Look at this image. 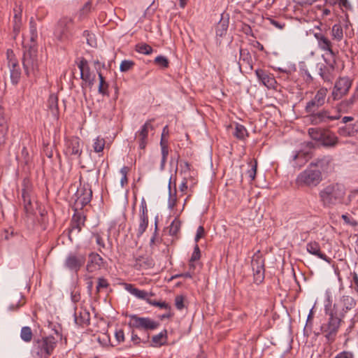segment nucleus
<instances>
[{"instance_id": "62", "label": "nucleus", "mask_w": 358, "mask_h": 358, "mask_svg": "<svg viewBox=\"0 0 358 358\" xmlns=\"http://www.w3.org/2000/svg\"><path fill=\"white\" fill-rule=\"evenodd\" d=\"M115 336L116 340L119 343L124 341V331L122 329L117 331L115 334Z\"/></svg>"}, {"instance_id": "11", "label": "nucleus", "mask_w": 358, "mask_h": 358, "mask_svg": "<svg viewBox=\"0 0 358 358\" xmlns=\"http://www.w3.org/2000/svg\"><path fill=\"white\" fill-rule=\"evenodd\" d=\"M352 82L348 78H340L336 83L331 96L338 100L345 96L351 87Z\"/></svg>"}, {"instance_id": "26", "label": "nucleus", "mask_w": 358, "mask_h": 358, "mask_svg": "<svg viewBox=\"0 0 358 358\" xmlns=\"http://www.w3.org/2000/svg\"><path fill=\"white\" fill-rule=\"evenodd\" d=\"M311 158V153L308 151H299L293 155L294 166L301 167Z\"/></svg>"}, {"instance_id": "33", "label": "nucleus", "mask_w": 358, "mask_h": 358, "mask_svg": "<svg viewBox=\"0 0 358 358\" xmlns=\"http://www.w3.org/2000/svg\"><path fill=\"white\" fill-rule=\"evenodd\" d=\"M22 198L23 199V205L24 210L27 213L32 210L31 201L29 192L27 189H23L22 192Z\"/></svg>"}, {"instance_id": "34", "label": "nucleus", "mask_w": 358, "mask_h": 358, "mask_svg": "<svg viewBox=\"0 0 358 358\" xmlns=\"http://www.w3.org/2000/svg\"><path fill=\"white\" fill-rule=\"evenodd\" d=\"M48 106L54 115L58 113V98L55 94H50L48 100Z\"/></svg>"}, {"instance_id": "1", "label": "nucleus", "mask_w": 358, "mask_h": 358, "mask_svg": "<svg viewBox=\"0 0 358 358\" xmlns=\"http://www.w3.org/2000/svg\"><path fill=\"white\" fill-rule=\"evenodd\" d=\"M57 345V340L52 336L34 338L31 353L36 358H49Z\"/></svg>"}, {"instance_id": "10", "label": "nucleus", "mask_w": 358, "mask_h": 358, "mask_svg": "<svg viewBox=\"0 0 358 358\" xmlns=\"http://www.w3.org/2000/svg\"><path fill=\"white\" fill-rule=\"evenodd\" d=\"M327 94V88H320L315 94L314 97L307 102L306 106V111L307 113H315L322 106L326 100Z\"/></svg>"}, {"instance_id": "39", "label": "nucleus", "mask_w": 358, "mask_h": 358, "mask_svg": "<svg viewBox=\"0 0 358 358\" xmlns=\"http://www.w3.org/2000/svg\"><path fill=\"white\" fill-rule=\"evenodd\" d=\"M20 338L25 343H29L33 338L32 330L29 327H23L20 331Z\"/></svg>"}, {"instance_id": "17", "label": "nucleus", "mask_w": 358, "mask_h": 358, "mask_svg": "<svg viewBox=\"0 0 358 358\" xmlns=\"http://www.w3.org/2000/svg\"><path fill=\"white\" fill-rule=\"evenodd\" d=\"M255 75L257 76L259 82L268 88H275L277 82L273 76L267 71L262 69L255 70Z\"/></svg>"}, {"instance_id": "35", "label": "nucleus", "mask_w": 358, "mask_h": 358, "mask_svg": "<svg viewBox=\"0 0 358 358\" xmlns=\"http://www.w3.org/2000/svg\"><path fill=\"white\" fill-rule=\"evenodd\" d=\"M331 34L332 39L336 41H341L343 38V28L338 24H336L332 27Z\"/></svg>"}, {"instance_id": "51", "label": "nucleus", "mask_w": 358, "mask_h": 358, "mask_svg": "<svg viewBox=\"0 0 358 358\" xmlns=\"http://www.w3.org/2000/svg\"><path fill=\"white\" fill-rule=\"evenodd\" d=\"M93 236L95 238L96 244L99 245L98 250L100 252L103 253V250L106 248V244L103 239L99 234H94Z\"/></svg>"}, {"instance_id": "53", "label": "nucleus", "mask_w": 358, "mask_h": 358, "mask_svg": "<svg viewBox=\"0 0 358 358\" xmlns=\"http://www.w3.org/2000/svg\"><path fill=\"white\" fill-rule=\"evenodd\" d=\"M160 146L162 150V157L167 158L169 155V147L167 145V142L164 140V138L162 137L160 141Z\"/></svg>"}, {"instance_id": "49", "label": "nucleus", "mask_w": 358, "mask_h": 358, "mask_svg": "<svg viewBox=\"0 0 358 358\" xmlns=\"http://www.w3.org/2000/svg\"><path fill=\"white\" fill-rule=\"evenodd\" d=\"M228 25L225 22H220L216 29L217 36H222L227 31Z\"/></svg>"}, {"instance_id": "21", "label": "nucleus", "mask_w": 358, "mask_h": 358, "mask_svg": "<svg viewBox=\"0 0 358 358\" xmlns=\"http://www.w3.org/2000/svg\"><path fill=\"white\" fill-rule=\"evenodd\" d=\"M314 36L317 41V45L320 49L328 52L331 55H334V52L332 49L333 44L327 36L321 32L315 33Z\"/></svg>"}, {"instance_id": "12", "label": "nucleus", "mask_w": 358, "mask_h": 358, "mask_svg": "<svg viewBox=\"0 0 358 358\" xmlns=\"http://www.w3.org/2000/svg\"><path fill=\"white\" fill-rule=\"evenodd\" d=\"M251 266L255 281L262 282L264 277V259L261 255L255 254L253 255Z\"/></svg>"}, {"instance_id": "18", "label": "nucleus", "mask_w": 358, "mask_h": 358, "mask_svg": "<svg viewBox=\"0 0 358 358\" xmlns=\"http://www.w3.org/2000/svg\"><path fill=\"white\" fill-rule=\"evenodd\" d=\"M9 52L10 50H8L7 53L8 59V67L10 72V80L13 84L16 85L20 80L21 70L18 62L13 56L9 55Z\"/></svg>"}, {"instance_id": "30", "label": "nucleus", "mask_w": 358, "mask_h": 358, "mask_svg": "<svg viewBox=\"0 0 358 358\" xmlns=\"http://www.w3.org/2000/svg\"><path fill=\"white\" fill-rule=\"evenodd\" d=\"M337 142L338 138L334 133L329 131H324L320 141V143L322 145L331 147L336 145Z\"/></svg>"}, {"instance_id": "3", "label": "nucleus", "mask_w": 358, "mask_h": 358, "mask_svg": "<svg viewBox=\"0 0 358 358\" xmlns=\"http://www.w3.org/2000/svg\"><path fill=\"white\" fill-rule=\"evenodd\" d=\"M345 194V188L340 184H331L319 193L320 201L324 206H331L341 203Z\"/></svg>"}, {"instance_id": "43", "label": "nucleus", "mask_w": 358, "mask_h": 358, "mask_svg": "<svg viewBox=\"0 0 358 358\" xmlns=\"http://www.w3.org/2000/svg\"><path fill=\"white\" fill-rule=\"evenodd\" d=\"M327 113H329V116H336V117L335 118H329V121H334V120H338L340 119V117H341V113H343L341 111V108H340L338 107V106H337L335 108H331L330 109H327Z\"/></svg>"}, {"instance_id": "7", "label": "nucleus", "mask_w": 358, "mask_h": 358, "mask_svg": "<svg viewBox=\"0 0 358 358\" xmlns=\"http://www.w3.org/2000/svg\"><path fill=\"white\" fill-rule=\"evenodd\" d=\"M129 318L128 326L133 329L148 332L157 329L160 323L149 317H141L136 314L127 315Z\"/></svg>"}, {"instance_id": "22", "label": "nucleus", "mask_w": 358, "mask_h": 358, "mask_svg": "<svg viewBox=\"0 0 358 358\" xmlns=\"http://www.w3.org/2000/svg\"><path fill=\"white\" fill-rule=\"evenodd\" d=\"M336 307H338V304H336ZM342 309L341 310H338L337 308L336 309L338 310V315L341 316V317H344L345 313L348 311L352 309L355 305L356 302L355 299L350 296H343L340 301L339 304Z\"/></svg>"}, {"instance_id": "59", "label": "nucleus", "mask_w": 358, "mask_h": 358, "mask_svg": "<svg viewBox=\"0 0 358 358\" xmlns=\"http://www.w3.org/2000/svg\"><path fill=\"white\" fill-rule=\"evenodd\" d=\"M140 215H148L147 203L144 198H142L141 201Z\"/></svg>"}, {"instance_id": "20", "label": "nucleus", "mask_w": 358, "mask_h": 358, "mask_svg": "<svg viewBox=\"0 0 358 358\" xmlns=\"http://www.w3.org/2000/svg\"><path fill=\"white\" fill-rule=\"evenodd\" d=\"M74 322L75 323L80 327H87L90 322V312L83 307L79 309H76L74 313Z\"/></svg>"}, {"instance_id": "23", "label": "nucleus", "mask_w": 358, "mask_h": 358, "mask_svg": "<svg viewBox=\"0 0 358 358\" xmlns=\"http://www.w3.org/2000/svg\"><path fill=\"white\" fill-rule=\"evenodd\" d=\"M306 250L310 254L313 255L328 263H330L331 261V258L320 251V245L317 242L308 243L306 245Z\"/></svg>"}, {"instance_id": "46", "label": "nucleus", "mask_w": 358, "mask_h": 358, "mask_svg": "<svg viewBox=\"0 0 358 358\" xmlns=\"http://www.w3.org/2000/svg\"><path fill=\"white\" fill-rule=\"evenodd\" d=\"M355 101V97H351L348 100L343 101L340 103L338 107L341 108V111L343 113H347L350 106L353 104Z\"/></svg>"}, {"instance_id": "38", "label": "nucleus", "mask_w": 358, "mask_h": 358, "mask_svg": "<svg viewBox=\"0 0 358 358\" xmlns=\"http://www.w3.org/2000/svg\"><path fill=\"white\" fill-rule=\"evenodd\" d=\"M148 226V216L140 215V223L137 230V236L140 237L145 231Z\"/></svg>"}, {"instance_id": "4", "label": "nucleus", "mask_w": 358, "mask_h": 358, "mask_svg": "<svg viewBox=\"0 0 358 358\" xmlns=\"http://www.w3.org/2000/svg\"><path fill=\"white\" fill-rule=\"evenodd\" d=\"M336 308V305L334 304V309L327 314L329 315L328 321L324 323L321 327L322 334L330 344L335 341L336 335L343 322V317L338 315V310Z\"/></svg>"}, {"instance_id": "63", "label": "nucleus", "mask_w": 358, "mask_h": 358, "mask_svg": "<svg viewBox=\"0 0 358 358\" xmlns=\"http://www.w3.org/2000/svg\"><path fill=\"white\" fill-rule=\"evenodd\" d=\"M155 306L171 311V306L165 301H159L157 303H155Z\"/></svg>"}, {"instance_id": "41", "label": "nucleus", "mask_w": 358, "mask_h": 358, "mask_svg": "<svg viewBox=\"0 0 358 358\" xmlns=\"http://www.w3.org/2000/svg\"><path fill=\"white\" fill-rule=\"evenodd\" d=\"M181 222L179 219L175 218L169 226V233L171 236H176L179 232Z\"/></svg>"}, {"instance_id": "6", "label": "nucleus", "mask_w": 358, "mask_h": 358, "mask_svg": "<svg viewBox=\"0 0 358 358\" xmlns=\"http://www.w3.org/2000/svg\"><path fill=\"white\" fill-rule=\"evenodd\" d=\"M75 33L73 20L71 17H64L58 21L54 31V36L57 41L66 42L69 41Z\"/></svg>"}, {"instance_id": "44", "label": "nucleus", "mask_w": 358, "mask_h": 358, "mask_svg": "<svg viewBox=\"0 0 358 358\" xmlns=\"http://www.w3.org/2000/svg\"><path fill=\"white\" fill-rule=\"evenodd\" d=\"M154 62L157 65L159 66L163 69L168 68L169 64V59L166 57L162 55H159L156 57Z\"/></svg>"}, {"instance_id": "15", "label": "nucleus", "mask_w": 358, "mask_h": 358, "mask_svg": "<svg viewBox=\"0 0 358 358\" xmlns=\"http://www.w3.org/2000/svg\"><path fill=\"white\" fill-rule=\"evenodd\" d=\"M66 153L78 157L81 155L82 146L78 137L73 136L66 141Z\"/></svg>"}, {"instance_id": "8", "label": "nucleus", "mask_w": 358, "mask_h": 358, "mask_svg": "<svg viewBox=\"0 0 358 358\" xmlns=\"http://www.w3.org/2000/svg\"><path fill=\"white\" fill-rule=\"evenodd\" d=\"M321 180L320 171L314 169L313 164H310V166L297 176L296 183L301 186L315 187Z\"/></svg>"}, {"instance_id": "24", "label": "nucleus", "mask_w": 358, "mask_h": 358, "mask_svg": "<svg viewBox=\"0 0 358 358\" xmlns=\"http://www.w3.org/2000/svg\"><path fill=\"white\" fill-rule=\"evenodd\" d=\"M78 67L80 71V78L85 82H90L91 74L87 61L85 58H81L78 64Z\"/></svg>"}, {"instance_id": "31", "label": "nucleus", "mask_w": 358, "mask_h": 358, "mask_svg": "<svg viewBox=\"0 0 358 358\" xmlns=\"http://www.w3.org/2000/svg\"><path fill=\"white\" fill-rule=\"evenodd\" d=\"M153 262L148 257H138L135 259L134 268L136 270L148 269L152 267Z\"/></svg>"}, {"instance_id": "64", "label": "nucleus", "mask_w": 358, "mask_h": 358, "mask_svg": "<svg viewBox=\"0 0 358 358\" xmlns=\"http://www.w3.org/2000/svg\"><path fill=\"white\" fill-rule=\"evenodd\" d=\"M351 286L354 287L356 292H358V275L356 273H352V281Z\"/></svg>"}, {"instance_id": "56", "label": "nucleus", "mask_w": 358, "mask_h": 358, "mask_svg": "<svg viewBox=\"0 0 358 358\" xmlns=\"http://www.w3.org/2000/svg\"><path fill=\"white\" fill-rule=\"evenodd\" d=\"M175 305L177 309L182 310L184 308V297L182 295H178L175 299Z\"/></svg>"}, {"instance_id": "45", "label": "nucleus", "mask_w": 358, "mask_h": 358, "mask_svg": "<svg viewBox=\"0 0 358 358\" xmlns=\"http://www.w3.org/2000/svg\"><path fill=\"white\" fill-rule=\"evenodd\" d=\"M105 146V140L97 137L94 142L93 148L96 152H102Z\"/></svg>"}, {"instance_id": "19", "label": "nucleus", "mask_w": 358, "mask_h": 358, "mask_svg": "<svg viewBox=\"0 0 358 358\" xmlns=\"http://www.w3.org/2000/svg\"><path fill=\"white\" fill-rule=\"evenodd\" d=\"M310 115L307 116L308 121L313 124H320L324 122H330L329 118H335L336 116H329L327 109H323L318 112L310 113Z\"/></svg>"}, {"instance_id": "37", "label": "nucleus", "mask_w": 358, "mask_h": 358, "mask_svg": "<svg viewBox=\"0 0 358 358\" xmlns=\"http://www.w3.org/2000/svg\"><path fill=\"white\" fill-rule=\"evenodd\" d=\"M246 128L240 124L236 123L234 135L238 139L243 140L248 136Z\"/></svg>"}, {"instance_id": "54", "label": "nucleus", "mask_w": 358, "mask_h": 358, "mask_svg": "<svg viewBox=\"0 0 358 358\" xmlns=\"http://www.w3.org/2000/svg\"><path fill=\"white\" fill-rule=\"evenodd\" d=\"M325 296H326V303H325L324 306H325L326 314H327L331 310H330L331 303H332L331 293L330 292H326Z\"/></svg>"}, {"instance_id": "61", "label": "nucleus", "mask_w": 358, "mask_h": 358, "mask_svg": "<svg viewBox=\"0 0 358 358\" xmlns=\"http://www.w3.org/2000/svg\"><path fill=\"white\" fill-rule=\"evenodd\" d=\"M150 295L152 296V294L148 293V292L139 289L136 296L138 299H144L146 301L148 296H149Z\"/></svg>"}, {"instance_id": "57", "label": "nucleus", "mask_w": 358, "mask_h": 358, "mask_svg": "<svg viewBox=\"0 0 358 358\" xmlns=\"http://www.w3.org/2000/svg\"><path fill=\"white\" fill-rule=\"evenodd\" d=\"M83 36L86 38L87 43L90 46H94V35L91 34L89 31L85 30L83 31Z\"/></svg>"}, {"instance_id": "52", "label": "nucleus", "mask_w": 358, "mask_h": 358, "mask_svg": "<svg viewBox=\"0 0 358 358\" xmlns=\"http://www.w3.org/2000/svg\"><path fill=\"white\" fill-rule=\"evenodd\" d=\"M250 169L247 171V175L251 180H255L257 171V162L250 164Z\"/></svg>"}, {"instance_id": "60", "label": "nucleus", "mask_w": 358, "mask_h": 358, "mask_svg": "<svg viewBox=\"0 0 358 358\" xmlns=\"http://www.w3.org/2000/svg\"><path fill=\"white\" fill-rule=\"evenodd\" d=\"M92 9V3L91 1H87L84 6L82 8V9L80 10V13L83 14V15H85V14H87L88 13L90 12Z\"/></svg>"}, {"instance_id": "47", "label": "nucleus", "mask_w": 358, "mask_h": 358, "mask_svg": "<svg viewBox=\"0 0 358 358\" xmlns=\"http://www.w3.org/2000/svg\"><path fill=\"white\" fill-rule=\"evenodd\" d=\"M150 339V336L148 334L146 337L143 339H141V338L134 333V331L131 332V340L134 343V345H138L141 342L144 344L148 343Z\"/></svg>"}, {"instance_id": "48", "label": "nucleus", "mask_w": 358, "mask_h": 358, "mask_svg": "<svg viewBox=\"0 0 358 358\" xmlns=\"http://www.w3.org/2000/svg\"><path fill=\"white\" fill-rule=\"evenodd\" d=\"M134 65V62L131 60H123L120 64V70L122 72H127Z\"/></svg>"}, {"instance_id": "50", "label": "nucleus", "mask_w": 358, "mask_h": 358, "mask_svg": "<svg viewBox=\"0 0 358 358\" xmlns=\"http://www.w3.org/2000/svg\"><path fill=\"white\" fill-rule=\"evenodd\" d=\"M108 280L104 278H99L97 281V285L96 287V292H99L101 289L108 288L109 287Z\"/></svg>"}, {"instance_id": "16", "label": "nucleus", "mask_w": 358, "mask_h": 358, "mask_svg": "<svg viewBox=\"0 0 358 358\" xmlns=\"http://www.w3.org/2000/svg\"><path fill=\"white\" fill-rule=\"evenodd\" d=\"M88 261L86 270L89 273H93L100 270L103 265V259L96 252H91L88 255Z\"/></svg>"}, {"instance_id": "58", "label": "nucleus", "mask_w": 358, "mask_h": 358, "mask_svg": "<svg viewBox=\"0 0 358 358\" xmlns=\"http://www.w3.org/2000/svg\"><path fill=\"white\" fill-rule=\"evenodd\" d=\"M124 288L127 291H128L130 294L135 296H136L138 292L139 291V289L136 288L133 285L128 283L124 284Z\"/></svg>"}, {"instance_id": "2", "label": "nucleus", "mask_w": 358, "mask_h": 358, "mask_svg": "<svg viewBox=\"0 0 358 358\" xmlns=\"http://www.w3.org/2000/svg\"><path fill=\"white\" fill-rule=\"evenodd\" d=\"M22 65L28 77H36L39 72L40 62L37 47L33 45H24Z\"/></svg>"}, {"instance_id": "32", "label": "nucleus", "mask_w": 358, "mask_h": 358, "mask_svg": "<svg viewBox=\"0 0 358 358\" xmlns=\"http://www.w3.org/2000/svg\"><path fill=\"white\" fill-rule=\"evenodd\" d=\"M331 162V159L329 157L325 156L320 159H317L315 162H313V168H317V170L325 171H327L329 166Z\"/></svg>"}, {"instance_id": "14", "label": "nucleus", "mask_w": 358, "mask_h": 358, "mask_svg": "<svg viewBox=\"0 0 358 358\" xmlns=\"http://www.w3.org/2000/svg\"><path fill=\"white\" fill-rule=\"evenodd\" d=\"M75 196L76 197V205L83 208L91 201L92 192L90 188L84 185L78 188Z\"/></svg>"}, {"instance_id": "40", "label": "nucleus", "mask_w": 358, "mask_h": 358, "mask_svg": "<svg viewBox=\"0 0 358 358\" xmlns=\"http://www.w3.org/2000/svg\"><path fill=\"white\" fill-rule=\"evenodd\" d=\"M135 50L138 53L143 55H150L153 52L152 48L145 43H139L136 44Z\"/></svg>"}, {"instance_id": "29", "label": "nucleus", "mask_w": 358, "mask_h": 358, "mask_svg": "<svg viewBox=\"0 0 358 358\" xmlns=\"http://www.w3.org/2000/svg\"><path fill=\"white\" fill-rule=\"evenodd\" d=\"M38 32L36 23L33 17L29 20V43H24V45H33L37 47Z\"/></svg>"}, {"instance_id": "42", "label": "nucleus", "mask_w": 358, "mask_h": 358, "mask_svg": "<svg viewBox=\"0 0 358 358\" xmlns=\"http://www.w3.org/2000/svg\"><path fill=\"white\" fill-rule=\"evenodd\" d=\"M324 131L317 128H310L308 134L312 139L320 143Z\"/></svg>"}, {"instance_id": "28", "label": "nucleus", "mask_w": 358, "mask_h": 358, "mask_svg": "<svg viewBox=\"0 0 358 358\" xmlns=\"http://www.w3.org/2000/svg\"><path fill=\"white\" fill-rule=\"evenodd\" d=\"M14 17H13V29L15 31H19L21 22H22V6L20 3L18 4L17 2L15 3V7L13 8Z\"/></svg>"}, {"instance_id": "5", "label": "nucleus", "mask_w": 358, "mask_h": 358, "mask_svg": "<svg viewBox=\"0 0 358 358\" xmlns=\"http://www.w3.org/2000/svg\"><path fill=\"white\" fill-rule=\"evenodd\" d=\"M87 257V254L84 250H76L71 251L66 255L63 262V266L71 273H78L85 264Z\"/></svg>"}, {"instance_id": "55", "label": "nucleus", "mask_w": 358, "mask_h": 358, "mask_svg": "<svg viewBox=\"0 0 358 358\" xmlns=\"http://www.w3.org/2000/svg\"><path fill=\"white\" fill-rule=\"evenodd\" d=\"M334 358H355V355L349 350H343L337 353Z\"/></svg>"}, {"instance_id": "27", "label": "nucleus", "mask_w": 358, "mask_h": 358, "mask_svg": "<svg viewBox=\"0 0 358 358\" xmlns=\"http://www.w3.org/2000/svg\"><path fill=\"white\" fill-rule=\"evenodd\" d=\"M167 338V330L164 329L159 334L152 337V341L150 345L154 348L161 347L166 343Z\"/></svg>"}, {"instance_id": "13", "label": "nucleus", "mask_w": 358, "mask_h": 358, "mask_svg": "<svg viewBox=\"0 0 358 358\" xmlns=\"http://www.w3.org/2000/svg\"><path fill=\"white\" fill-rule=\"evenodd\" d=\"M153 121V119L147 120L145 123L141 127V129L138 130L135 134V138L138 141L139 148L141 150H144L148 144L149 131L154 129V127L152 124Z\"/></svg>"}, {"instance_id": "25", "label": "nucleus", "mask_w": 358, "mask_h": 358, "mask_svg": "<svg viewBox=\"0 0 358 358\" xmlns=\"http://www.w3.org/2000/svg\"><path fill=\"white\" fill-rule=\"evenodd\" d=\"M85 217L80 213H76L73 215L72 221H71V231H73L75 230L77 231V233H79L82 227L85 224Z\"/></svg>"}, {"instance_id": "36", "label": "nucleus", "mask_w": 358, "mask_h": 358, "mask_svg": "<svg viewBox=\"0 0 358 358\" xmlns=\"http://www.w3.org/2000/svg\"><path fill=\"white\" fill-rule=\"evenodd\" d=\"M95 68L97 70L99 78V92L103 95L109 96V93L108 91V84L105 81V79L101 74V72L99 71L96 66Z\"/></svg>"}, {"instance_id": "9", "label": "nucleus", "mask_w": 358, "mask_h": 358, "mask_svg": "<svg viewBox=\"0 0 358 358\" xmlns=\"http://www.w3.org/2000/svg\"><path fill=\"white\" fill-rule=\"evenodd\" d=\"M201 238V225H199L197 228L196 234L194 238L196 244L194 248V251L191 255V257L189 260V271L185 273L176 274L173 276L171 278H177L179 277H185V278H192L195 268H196V262L200 259L201 257V251L199 245L197 244L198 241Z\"/></svg>"}]
</instances>
